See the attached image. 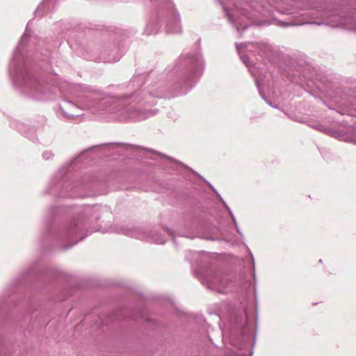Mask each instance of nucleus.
<instances>
[{
    "mask_svg": "<svg viewBox=\"0 0 356 356\" xmlns=\"http://www.w3.org/2000/svg\"><path fill=\"white\" fill-rule=\"evenodd\" d=\"M147 118L145 113H140L138 111L133 110L130 111V114L129 115V118L134 121L136 120H142Z\"/></svg>",
    "mask_w": 356,
    "mask_h": 356,
    "instance_id": "obj_1",
    "label": "nucleus"
},
{
    "mask_svg": "<svg viewBox=\"0 0 356 356\" xmlns=\"http://www.w3.org/2000/svg\"><path fill=\"white\" fill-rule=\"evenodd\" d=\"M50 156H51V153H47V152H45V153H44V154H43V157H44V158H46V159H49V158L50 157Z\"/></svg>",
    "mask_w": 356,
    "mask_h": 356,
    "instance_id": "obj_2",
    "label": "nucleus"
},
{
    "mask_svg": "<svg viewBox=\"0 0 356 356\" xmlns=\"http://www.w3.org/2000/svg\"><path fill=\"white\" fill-rule=\"evenodd\" d=\"M227 15H228L229 19L230 21H232L233 23H235L234 20L232 18L231 15L228 14Z\"/></svg>",
    "mask_w": 356,
    "mask_h": 356,
    "instance_id": "obj_3",
    "label": "nucleus"
},
{
    "mask_svg": "<svg viewBox=\"0 0 356 356\" xmlns=\"http://www.w3.org/2000/svg\"><path fill=\"white\" fill-rule=\"evenodd\" d=\"M157 243L163 244L164 243V240L163 238H161V240L159 241H157Z\"/></svg>",
    "mask_w": 356,
    "mask_h": 356,
    "instance_id": "obj_4",
    "label": "nucleus"
},
{
    "mask_svg": "<svg viewBox=\"0 0 356 356\" xmlns=\"http://www.w3.org/2000/svg\"><path fill=\"white\" fill-rule=\"evenodd\" d=\"M171 31L172 32H179V28H177V29L175 30V31Z\"/></svg>",
    "mask_w": 356,
    "mask_h": 356,
    "instance_id": "obj_5",
    "label": "nucleus"
}]
</instances>
